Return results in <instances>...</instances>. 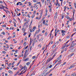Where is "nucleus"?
Here are the masks:
<instances>
[{"label": "nucleus", "instance_id": "37", "mask_svg": "<svg viewBox=\"0 0 76 76\" xmlns=\"http://www.w3.org/2000/svg\"><path fill=\"white\" fill-rule=\"evenodd\" d=\"M2 8V9H4V7L3 5L1 7Z\"/></svg>", "mask_w": 76, "mask_h": 76}, {"label": "nucleus", "instance_id": "41", "mask_svg": "<svg viewBox=\"0 0 76 76\" xmlns=\"http://www.w3.org/2000/svg\"><path fill=\"white\" fill-rule=\"evenodd\" d=\"M49 4H50V7H52V5H51V3L50 2L49 3Z\"/></svg>", "mask_w": 76, "mask_h": 76}, {"label": "nucleus", "instance_id": "30", "mask_svg": "<svg viewBox=\"0 0 76 76\" xmlns=\"http://www.w3.org/2000/svg\"><path fill=\"white\" fill-rule=\"evenodd\" d=\"M57 15H58V13L57 12H56L55 13V15L56 16H57Z\"/></svg>", "mask_w": 76, "mask_h": 76}, {"label": "nucleus", "instance_id": "8", "mask_svg": "<svg viewBox=\"0 0 76 76\" xmlns=\"http://www.w3.org/2000/svg\"><path fill=\"white\" fill-rule=\"evenodd\" d=\"M48 7L50 8L49 11H50V12H51V11H52V10H51V7L50 6V5H49L48 6Z\"/></svg>", "mask_w": 76, "mask_h": 76}, {"label": "nucleus", "instance_id": "59", "mask_svg": "<svg viewBox=\"0 0 76 76\" xmlns=\"http://www.w3.org/2000/svg\"><path fill=\"white\" fill-rule=\"evenodd\" d=\"M14 60H15V61H16V60H18V58H15L14 59Z\"/></svg>", "mask_w": 76, "mask_h": 76}, {"label": "nucleus", "instance_id": "53", "mask_svg": "<svg viewBox=\"0 0 76 76\" xmlns=\"http://www.w3.org/2000/svg\"><path fill=\"white\" fill-rule=\"evenodd\" d=\"M38 31H37L35 32V33L36 34H38Z\"/></svg>", "mask_w": 76, "mask_h": 76}, {"label": "nucleus", "instance_id": "6", "mask_svg": "<svg viewBox=\"0 0 76 76\" xmlns=\"http://www.w3.org/2000/svg\"><path fill=\"white\" fill-rule=\"evenodd\" d=\"M75 47V43H72L71 47H70V48L71 47Z\"/></svg>", "mask_w": 76, "mask_h": 76}, {"label": "nucleus", "instance_id": "42", "mask_svg": "<svg viewBox=\"0 0 76 76\" xmlns=\"http://www.w3.org/2000/svg\"><path fill=\"white\" fill-rule=\"evenodd\" d=\"M29 64H30V63H29V62H27L26 63L27 65H29Z\"/></svg>", "mask_w": 76, "mask_h": 76}, {"label": "nucleus", "instance_id": "22", "mask_svg": "<svg viewBox=\"0 0 76 76\" xmlns=\"http://www.w3.org/2000/svg\"><path fill=\"white\" fill-rule=\"evenodd\" d=\"M69 40H68L67 42H66V43H64V44L65 45H67V44H67V43H68V42H69Z\"/></svg>", "mask_w": 76, "mask_h": 76}, {"label": "nucleus", "instance_id": "14", "mask_svg": "<svg viewBox=\"0 0 76 76\" xmlns=\"http://www.w3.org/2000/svg\"><path fill=\"white\" fill-rule=\"evenodd\" d=\"M27 68H26V66H25L24 67V70H26V71L27 70Z\"/></svg>", "mask_w": 76, "mask_h": 76}, {"label": "nucleus", "instance_id": "15", "mask_svg": "<svg viewBox=\"0 0 76 76\" xmlns=\"http://www.w3.org/2000/svg\"><path fill=\"white\" fill-rule=\"evenodd\" d=\"M33 21L32 20H31V22L30 23V25H29V26H30L32 25V23Z\"/></svg>", "mask_w": 76, "mask_h": 76}, {"label": "nucleus", "instance_id": "32", "mask_svg": "<svg viewBox=\"0 0 76 76\" xmlns=\"http://www.w3.org/2000/svg\"><path fill=\"white\" fill-rule=\"evenodd\" d=\"M43 24H45V20H44L43 22Z\"/></svg>", "mask_w": 76, "mask_h": 76}, {"label": "nucleus", "instance_id": "52", "mask_svg": "<svg viewBox=\"0 0 76 76\" xmlns=\"http://www.w3.org/2000/svg\"><path fill=\"white\" fill-rule=\"evenodd\" d=\"M27 16H28V18H30V15H29V14H28L27 15Z\"/></svg>", "mask_w": 76, "mask_h": 76}, {"label": "nucleus", "instance_id": "54", "mask_svg": "<svg viewBox=\"0 0 76 76\" xmlns=\"http://www.w3.org/2000/svg\"><path fill=\"white\" fill-rule=\"evenodd\" d=\"M19 16H20V13H19L18 14H17V16H19Z\"/></svg>", "mask_w": 76, "mask_h": 76}, {"label": "nucleus", "instance_id": "57", "mask_svg": "<svg viewBox=\"0 0 76 76\" xmlns=\"http://www.w3.org/2000/svg\"><path fill=\"white\" fill-rule=\"evenodd\" d=\"M28 46H27L25 48V49L26 50V49H27V48H28Z\"/></svg>", "mask_w": 76, "mask_h": 76}, {"label": "nucleus", "instance_id": "17", "mask_svg": "<svg viewBox=\"0 0 76 76\" xmlns=\"http://www.w3.org/2000/svg\"><path fill=\"white\" fill-rule=\"evenodd\" d=\"M19 3H21V2H18L17 3V5L18 6V5H19Z\"/></svg>", "mask_w": 76, "mask_h": 76}, {"label": "nucleus", "instance_id": "20", "mask_svg": "<svg viewBox=\"0 0 76 76\" xmlns=\"http://www.w3.org/2000/svg\"><path fill=\"white\" fill-rule=\"evenodd\" d=\"M21 29L22 31H24V32H25V29H24V28H22Z\"/></svg>", "mask_w": 76, "mask_h": 76}, {"label": "nucleus", "instance_id": "56", "mask_svg": "<svg viewBox=\"0 0 76 76\" xmlns=\"http://www.w3.org/2000/svg\"><path fill=\"white\" fill-rule=\"evenodd\" d=\"M67 48H65V51H67Z\"/></svg>", "mask_w": 76, "mask_h": 76}, {"label": "nucleus", "instance_id": "29", "mask_svg": "<svg viewBox=\"0 0 76 76\" xmlns=\"http://www.w3.org/2000/svg\"><path fill=\"white\" fill-rule=\"evenodd\" d=\"M62 17L61 19H63V18H64V15H63L62 14Z\"/></svg>", "mask_w": 76, "mask_h": 76}, {"label": "nucleus", "instance_id": "36", "mask_svg": "<svg viewBox=\"0 0 76 76\" xmlns=\"http://www.w3.org/2000/svg\"><path fill=\"white\" fill-rule=\"evenodd\" d=\"M37 39H39V36L38 35H37Z\"/></svg>", "mask_w": 76, "mask_h": 76}, {"label": "nucleus", "instance_id": "10", "mask_svg": "<svg viewBox=\"0 0 76 76\" xmlns=\"http://www.w3.org/2000/svg\"><path fill=\"white\" fill-rule=\"evenodd\" d=\"M66 18L68 19H70V17H69L68 15L66 16Z\"/></svg>", "mask_w": 76, "mask_h": 76}, {"label": "nucleus", "instance_id": "7", "mask_svg": "<svg viewBox=\"0 0 76 76\" xmlns=\"http://www.w3.org/2000/svg\"><path fill=\"white\" fill-rule=\"evenodd\" d=\"M61 64V63H58L57 64H56L55 65V66H54V69H55V68H56V66H57L58 65L60 64Z\"/></svg>", "mask_w": 76, "mask_h": 76}, {"label": "nucleus", "instance_id": "23", "mask_svg": "<svg viewBox=\"0 0 76 76\" xmlns=\"http://www.w3.org/2000/svg\"><path fill=\"white\" fill-rule=\"evenodd\" d=\"M29 60V58H27L25 59V60H24V61H27V60Z\"/></svg>", "mask_w": 76, "mask_h": 76}, {"label": "nucleus", "instance_id": "2", "mask_svg": "<svg viewBox=\"0 0 76 76\" xmlns=\"http://www.w3.org/2000/svg\"><path fill=\"white\" fill-rule=\"evenodd\" d=\"M74 65H71L69 67H68V69H72L73 67H74Z\"/></svg>", "mask_w": 76, "mask_h": 76}, {"label": "nucleus", "instance_id": "34", "mask_svg": "<svg viewBox=\"0 0 76 76\" xmlns=\"http://www.w3.org/2000/svg\"><path fill=\"white\" fill-rule=\"evenodd\" d=\"M36 57V56H33L32 57V58L33 59H34Z\"/></svg>", "mask_w": 76, "mask_h": 76}, {"label": "nucleus", "instance_id": "21", "mask_svg": "<svg viewBox=\"0 0 76 76\" xmlns=\"http://www.w3.org/2000/svg\"><path fill=\"white\" fill-rule=\"evenodd\" d=\"M66 64V62H65L64 63H63L62 64V66H64V65H65Z\"/></svg>", "mask_w": 76, "mask_h": 76}, {"label": "nucleus", "instance_id": "60", "mask_svg": "<svg viewBox=\"0 0 76 76\" xmlns=\"http://www.w3.org/2000/svg\"><path fill=\"white\" fill-rule=\"evenodd\" d=\"M34 14H36V11H34Z\"/></svg>", "mask_w": 76, "mask_h": 76}, {"label": "nucleus", "instance_id": "44", "mask_svg": "<svg viewBox=\"0 0 76 76\" xmlns=\"http://www.w3.org/2000/svg\"><path fill=\"white\" fill-rule=\"evenodd\" d=\"M32 46H30V50H31V49H32Z\"/></svg>", "mask_w": 76, "mask_h": 76}, {"label": "nucleus", "instance_id": "26", "mask_svg": "<svg viewBox=\"0 0 76 76\" xmlns=\"http://www.w3.org/2000/svg\"><path fill=\"white\" fill-rule=\"evenodd\" d=\"M4 34V35H5V34H6V33H5V32H2L1 33V34Z\"/></svg>", "mask_w": 76, "mask_h": 76}, {"label": "nucleus", "instance_id": "49", "mask_svg": "<svg viewBox=\"0 0 76 76\" xmlns=\"http://www.w3.org/2000/svg\"><path fill=\"white\" fill-rule=\"evenodd\" d=\"M20 64V62H19V63H18L17 64L16 66H18L19 65V64Z\"/></svg>", "mask_w": 76, "mask_h": 76}, {"label": "nucleus", "instance_id": "63", "mask_svg": "<svg viewBox=\"0 0 76 76\" xmlns=\"http://www.w3.org/2000/svg\"><path fill=\"white\" fill-rule=\"evenodd\" d=\"M26 34H27V33L26 32V33H24V34L23 35H26Z\"/></svg>", "mask_w": 76, "mask_h": 76}, {"label": "nucleus", "instance_id": "18", "mask_svg": "<svg viewBox=\"0 0 76 76\" xmlns=\"http://www.w3.org/2000/svg\"><path fill=\"white\" fill-rule=\"evenodd\" d=\"M26 52L25 53L24 55V57H26L27 56H26Z\"/></svg>", "mask_w": 76, "mask_h": 76}, {"label": "nucleus", "instance_id": "24", "mask_svg": "<svg viewBox=\"0 0 76 76\" xmlns=\"http://www.w3.org/2000/svg\"><path fill=\"white\" fill-rule=\"evenodd\" d=\"M53 37H54V36L53 35V36L51 37V41H52V40H53Z\"/></svg>", "mask_w": 76, "mask_h": 76}, {"label": "nucleus", "instance_id": "50", "mask_svg": "<svg viewBox=\"0 0 76 76\" xmlns=\"http://www.w3.org/2000/svg\"><path fill=\"white\" fill-rule=\"evenodd\" d=\"M33 29L35 30L36 29V27H33Z\"/></svg>", "mask_w": 76, "mask_h": 76}, {"label": "nucleus", "instance_id": "39", "mask_svg": "<svg viewBox=\"0 0 76 76\" xmlns=\"http://www.w3.org/2000/svg\"><path fill=\"white\" fill-rule=\"evenodd\" d=\"M56 47V45H53V48H55Z\"/></svg>", "mask_w": 76, "mask_h": 76}, {"label": "nucleus", "instance_id": "1", "mask_svg": "<svg viewBox=\"0 0 76 76\" xmlns=\"http://www.w3.org/2000/svg\"><path fill=\"white\" fill-rule=\"evenodd\" d=\"M52 59L53 58L51 59V58H48L46 61V63H48V62H50V61H51V60H52Z\"/></svg>", "mask_w": 76, "mask_h": 76}, {"label": "nucleus", "instance_id": "47", "mask_svg": "<svg viewBox=\"0 0 76 76\" xmlns=\"http://www.w3.org/2000/svg\"><path fill=\"white\" fill-rule=\"evenodd\" d=\"M10 38H11V37L9 36L7 39H10Z\"/></svg>", "mask_w": 76, "mask_h": 76}, {"label": "nucleus", "instance_id": "13", "mask_svg": "<svg viewBox=\"0 0 76 76\" xmlns=\"http://www.w3.org/2000/svg\"><path fill=\"white\" fill-rule=\"evenodd\" d=\"M61 58V55H60L59 57H58L57 58L58 60H59Z\"/></svg>", "mask_w": 76, "mask_h": 76}, {"label": "nucleus", "instance_id": "5", "mask_svg": "<svg viewBox=\"0 0 76 76\" xmlns=\"http://www.w3.org/2000/svg\"><path fill=\"white\" fill-rule=\"evenodd\" d=\"M43 12V10H42L40 12V18H41V16H42V12Z\"/></svg>", "mask_w": 76, "mask_h": 76}, {"label": "nucleus", "instance_id": "4", "mask_svg": "<svg viewBox=\"0 0 76 76\" xmlns=\"http://www.w3.org/2000/svg\"><path fill=\"white\" fill-rule=\"evenodd\" d=\"M20 69H21V70H23V69H24V67L22 66V65H20Z\"/></svg>", "mask_w": 76, "mask_h": 76}, {"label": "nucleus", "instance_id": "62", "mask_svg": "<svg viewBox=\"0 0 76 76\" xmlns=\"http://www.w3.org/2000/svg\"><path fill=\"white\" fill-rule=\"evenodd\" d=\"M69 20L70 21H72V18H71L69 19Z\"/></svg>", "mask_w": 76, "mask_h": 76}, {"label": "nucleus", "instance_id": "27", "mask_svg": "<svg viewBox=\"0 0 76 76\" xmlns=\"http://www.w3.org/2000/svg\"><path fill=\"white\" fill-rule=\"evenodd\" d=\"M42 3L43 4H44V1H45V0H42Z\"/></svg>", "mask_w": 76, "mask_h": 76}, {"label": "nucleus", "instance_id": "61", "mask_svg": "<svg viewBox=\"0 0 76 76\" xmlns=\"http://www.w3.org/2000/svg\"><path fill=\"white\" fill-rule=\"evenodd\" d=\"M75 6V8H76V3H75V5H74Z\"/></svg>", "mask_w": 76, "mask_h": 76}, {"label": "nucleus", "instance_id": "12", "mask_svg": "<svg viewBox=\"0 0 76 76\" xmlns=\"http://www.w3.org/2000/svg\"><path fill=\"white\" fill-rule=\"evenodd\" d=\"M49 73H50V72H47L44 75V76H46L47 75H48V74H49Z\"/></svg>", "mask_w": 76, "mask_h": 76}, {"label": "nucleus", "instance_id": "35", "mask_svg": "<svg viewBox=\"0 0 76 76\" xmlns=\"http://www.w3.org/2000/svg\"><path fill=\"white\" fill-rule=\"evenodd\" d=\"M17 11H20V10L19 9H18V8H17Z\"/></svg>", "mask_w": 76, "mask_h": 76}, {"label": "nucleus", "instance_id": "55", "mask_svg": "<svg viewBox=\"0 0 76 76\" xmlns=\"http://www.w3.org/2000/svg\"><path fill=\"white\" fill-rule=\"evenodd\" d=\"M47 32H46L45 34V36H47Z\"/></svg>", "mask_w": 76, "mask_h": 76}, {"label": "nucleus", "instance_id": "38", "mask_svg": "<svg viewBox=\"0 0 76 76\" xmlns=\"http://www.w3.org/2000/svg\"><path fill=\"white\" fill-rule=\"evenodd\" d=\"M75 74V73H74L71 74V75L73 76H75V74Z\"/></svg>", "mask_w": 76, "mask_h": 76}, {"label": "nucleus", "instance_id": "51", "mask_svg": "<svg viewBox=\"0 0 76 76\" xmlns=\"http://www.w3.org/2000/svg\"><path fill=\"white\" fill-rule=\"evenodd\" d=\"M66 45H65V46H64V47L63 48V49H64L65 47H66Z\"/></svg>", "mask_w": 76, "mask_h": 76}, {"label": "nucleus", "instance_id": "25", "mask_svg": "<svg viewBox=\"0 0 76 76\" xmlns=\"http://www.w3.org/2000/svg\"><path fill=\"white\" fill-rule=\"evenodd\" d=\"M33 1L34 3H36V2H37V0H33Z\"/></svg>", "mask_w": 76, "mask_h": 76}, {"label": "nucleus", "instance_id": "11", "mask_svg": "<svg viewBox=\"0 0 76 76\" xmlns=\"http://www.w3.org/2000/svg\"><path fill=\"white\" fill-rule=\"evenodd\" d=\"M54 69V68H53V69H51V70H50V71L49 72V73H50V72H51V71H53V70Z\"/></svg>", "mask_w": 76, "mask_h": 76}, {"label": "nucleus", "instance_id": "45", "mask_svg": "<svg viewBox=\"0 0 76 76\" xmlns=\"http://www.w3.org/2000/svg\"><path fill=\"white\" fill-rule=\"evenodd\" d=\"M34 16H35V15H34H34H32V16L31 17V18H32V19H33V18H34Z\"/></svg>", "mask_w": 76, "mask_h": 76}, {"label": "nucleus", "instance_id": "40", "mask_svg": "<svg viewBox=\"0 0 76 76\" xmlns=\"http://www.w3.org/2000/svg\"><path fill=\"white\" fill-rule=\"evenodd\" d=\"M2 53H3L4 54H6V52H5V51H2Z\"/></svg>", "mask_w": 76, "mask_h": 76}, {"label": "nucleus", "instance_id": "48", "mask_svg": "<svg viewBox=\"0 0 76 76\" xmlns=\"http://www.w3.org/2000/svg\"><path fill=\"white\" fill-rule=\"evenodd\" d=\"M57 52H56V53H55L54 55H53V57H54V56H56V54H57Z\"/></svg>", "mask_w": 76, "mask_h": 76}, {"label": "nucleus", "instance_id": "64", "mask_svg": "<svg viewBox=\"0 0 76 76\" xmlns=\"http://www.w3.org/2000/svg\"><path fill=\"white\" fill-rule=\"evenodd\" d=\"M47 15V13H46L45 15V16H46Z\"/></svg>", "mask_w": 76, "mask_h": 76}, {"label": "nucleus", "instance_id": "31", "mask_svg": "<svg viewBox=\"0 0 76 76\" xmlns=\"http://www.w3.org/2000/svg\"><path fill=\"white\" fill-rule=\"evenodd\" d=\"M52 66H52V65H50L49 66V68H51V67H52Z\"/></svg>", "mask_w": 76, "mask_h": 76}, {"label": "nucleus", "instance_id": "19", "mask_svg": "<svg viewBox=\"0 0 76 76\" xmlns=\"http://www.w3.org/2000/svg\"><path fill=\"white\" fill-rule=\"evenodd\" d=\"M74 54V53H72V54H71L70 55H69V56L70 57H72V56Z\"/></svg>", "mask_w": 76, "mask_h": 76}, {"label": "nucleus", "instance_id": "28", "mask_svg": "<svg viewBox=\"0 0 76 76\" xmlns=\"http://www.w3.org/2000/svg\"><path fill=\"white\" fill-rule=\"evenodd\" d=\"M66 38H68V39H69V38H70V37H69V36H67L66 37Z\"/></svg>", "mask_w": 76, "mask_h": 76}, {"label": "nucleus", "instance_id": "9", "mask_svg": "<svg viewBox=\"0 0 76 76\" xmlns=\"http://www.w3.org/2000/svg\"><path fill=\"white\" fill-rule=\"evenodd\" d=\"M61 33H65V32H66V31H64V30H62L61 31Z\"/></svg>", "mask_w": 76, "mask_h": 76}, {"label": "nucleus", "instance_id": "3", "mask_svg": "<svg viewBox=\"0 0 76 76\" xmlns=\"http://www.w3.org/2000/svg\"><path fill=\"white\" fill-rule=\"evenodd\" d=\"M44 39V38H43V36H42L41 37V39H39V41H42V40H43V39Z\"/></svg>", "mask_w": 76, "mask_h": 76}, {"label": "nucleus", "instance_id": "58", "mask_svg": "<svg viewBox=\"0 0 76 76\" xmlns=\"http://www.w3.org/2000/svg\"><path fill=\"white\" fill-rule=\"evenodd\" d=\"M63 73H65L66 72V70H63L62 71Z\"/></svg>", "mask_w": 76, "mask_h": 76}, {"label": "nucleus", "instance_id": "16", "mask_svg": "<svg viewBox=\"0 0 76 76\" xmlns=\"http://www.w3.org/2000/svg\"><path fill=\"white\" fill-rule=\"evenodd\" d=\"M8 72L10 73H13V72L10 70L8 71Z\"/></svg>", "mask_w": 76, "mask_h": 76}, {"label": "nucleus", "instance_id": "46", "mask_svg": "<svg viewBox=\"0 0 76 76\" xmlns=\"http://www.w3.org/2000/svg\"><path fill=\"white\" fill-rule=\"evenodd\" d=\"M31 33H30L29 35H28V38H30V37H31Z\"/></svg>", "mask_w": 76, "mask_h": 76}, {"label": "nucleus", "instance_id": "33", "mask_svg": "<svg viewBox=\"0 0 76 76\" xmlns=\"http://www.w3.org/2000/svg\"><path fill=\"white\" fill-rule=\"evenodd\" d=\"M58 7H60V4L59 3L58 4Z\"/></svg>", "mask_w": 76, "mask_h": 76}, {"label": "nucleus", "instance_id": "43", "mask_svg": "<svg viewBox=\"0 0 76 76\" xmlns=\"http://www.w3.org/2000/svg\"><path fill=\"white\" fill-rule=\"evenodd\" d=\"M45 12L46 13H47L48 12V10H47V9H46Z\"/></svg>", "mask_w": 76, "mask_h": 76}]
</instances>
